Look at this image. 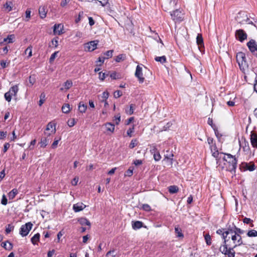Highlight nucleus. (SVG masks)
Wrapping results in <instances>:
<instances>
[{
  "label": "nucleus",
  "mask_w": 257,
  "mask_h": 257,
  "mask_svg": "<svg viewBox=\"0 0 257 257\" xmlns=\"http://www.w3.org/2000/svg\"><path fill=\"white\" fill-rule=\"evenodd\" d=\"M223 159L227 163V170L229 172L235 173L237 162L235 156L230 154H224Z\"/></svg>",
  "instance_id": "1"
},
{
  "label": "nucleus",
  "mask_w": 257,
  "mask_h": 257,
  "mask_svg": "<svg viewBox=\"0 0 257 257\" xmlns=\"http://www.w3.org/2000/svg\"><path fill=\"white\" fill-rule=\"evenodd\" d=\"M236 61L241 70H244L248 66L246 60L245 54L242 52L237 53L236 56Z\"/></svg>",
  "instance_id": "2"
},
{
  "label": "nucleus",
  "mask_w": 257,
  "mask_h": 257,
  "mask_svg": "<svg viewBox=\"0 0 257 257\" xmlns=\"http://www.w3.org/2000/svg\"><path fill=\"white\" fill-rule=\"evenodd\" d=\"M18 91L19 87L18 85L13 86L10 88L9 91L5 94V98L7 101L10 102L12 99V97L13 96H16Z\"/></svg>",
  "instance_id": "3"
},
{
  "label": "nucleus",
  "mask_w": 257,
  "mask_h": 257,
  "mask_svg": "<svg viewBox=\"0 0 257 257\" xmlns=\"http://www.w3.org/2000/svg\"><path fill=\"white\" fill-rule=\"evenodd\" d=\"M33 224L31 222H28L26 224L22 225L20 228L19 233L22 237L26 236L32 229Z\"/></svg>",
  "instance_id": "4"
},
{
  "label": "nucleus",
  "mask_w": 257,
  "mask_h": 257,
  "mask_svg": "<svg viewBox=\"0 0 257 257\" xmlns=\"http://www.w3.org/2000/svg\"><path fill=\"white\" fill-rule=\"evenodd\" d=\"M56 125L52 122H50L47 125L46 128L44 132V135L50 137L56 133Z\"/></svg>",
  "instance_id": "5"
},
{
  "label": "nucleus",
  "mask_w": 257,
  "mask_h": 257,
  "mask_svg": "<svg viewBox=\"0 0 257 257\" xmlns=\"http://www.w3.org/2000/svg\"><path fill=\"white\" fill-rule=\"evenodd\" d=\"M230 238L234 244L233 246L234 247H236L243 244L241 235H239L235 233L231 234Z\"/></svg>",
  "instance_id": "6"
},
{
  "label": "nucleus",
  "mask_w": 257,
  "mask_h": 257,
  "mask_svg": "<svg viewBox=\"0 0 257 257\" xmlns=\"http://www.w3.org/2000/svg\"><path fill=\"white\" fill-rule=\"evenodd\" d=\"M98 41H92L89 42L84 45V50L85 51L91 52L96 49Z\"/></svg>",
  "instance_id": "7"
},
{
  "label": "nucleus",
  "mask_w": 257,
  "mask_h": 257,
  "mask_svg": "<svg viewBox=\"0 0 257 257\" xmlns=\"http://www.w3.org/2000/svg\"><path fill=\"white\" fill-rule=\"evenodd\" d=\"M247 46L250 51L255 56H257V45L255 40H251L247 43Z\"/></svg>",
  "instance_id": "8"
},
{
  "label": "nucleus",
  "mask_w": 257,
  "mask_h": 257,
  "mask_svg": "<svg viewBox=\"0 0 257 257\" xmlns=\"http://www.w3.org/2000/svg\"><path fill=\"white\" fill-rule=\"evenodd\" d=\"M236 38L240 42H242L247 39V34L242 29L237 30L235 33Z\"/></svg>",
  "instance_id": "9"
},
{
  "label": "nucleus",
  "mask_w": 257,
  "mask_h": 257,
  "mask_svg": "<svg viewBox=\"0 0 257 257\" xmlns=\"http://www.w3.org/2000/svg\"><path fill=\"white\" fill-rule=\"evenodd\" d=\"M135 76L138 79L139 82L142 83L145 80V78L143 77L142 72V67L140 65H138L136 67L135 72Z\"/></svg>",
  "instance_id": "10"
},
{
  "label": "nucleus",
  "mask_w": 257,
  "mask_h": 257,
  "mask_svg": "<svg viewBox=\"0 0 257 257\" xmlns=\"http://www.w3.org/2000/svg\"><path fill=\"white\" fill-rule=\"evenodd\" d=\"M53 33L54 35H60L63 32V25L62 24H55L53 27Z\"/></svg>",
  "instance_id": "11"
},
{
  "label": "nucleus",
  "mask_w": 257,
  "mask_h": 257,
  "mask_svg": "<svg viewBox=\"0 0 257 257\" xmlns=\"http://www.w3.org/2000/svg\"><path fill=\"white\" fill-rule=\"evenodd\" d=\"M231 234H232V232L230 230V226H229L227 228V230L225 231H224V233H222V237L224 240L223 243L227 244V242L230 238V236H228V235H230Z\"/></svg>",
  "instance_id": "12"
},
{
  "label": "nucleus",
  "mask_w": 257,
  "mask_h": 257,
  "mask_svg": "<svg viewBox=\"0 0 257 257\" xmlns=\"http://www.w3.org/2000/svg\"><path fill=\"white\" fill-rule=\"evenodd\" d=\"M250 143L253 148H257V133L251 132L250 135Z\"/></svg>",
  "instance_id": "13"
},
{
  "label": "nucleus",
  "mask_w": 257,
  "mask_h": 257,
  "mask_svg": "<svg viewBox=\"0 0 257 257\" xmlns=\"http://www.w3.org/2000/svg\"><path fill=\"white\" fill-rule=\"evenodd\" d=\"M86 205L82 203H78L73 205V208L75 212H77L83 210Z\"/></svg>",
  "instance_id": "14"
},
{
  "label": "nucleus",
  "mask_w": 257,
  "mask_h": 257,
  "mask_svg": "<svg viewBox=\"0 0 257 257\" xmlns=\"http://www.w3.org/2000/svg\"><path fill=\"white\" fill-rule=\"evenodd\" d=\"M174 155L170 153L169 154H166L165 155V158L164 159V161H166L168 163V164L171 166H172L173 159V157Z\"/></svg>",
  "instance_id": "15"
},
{
  "label": "nucleus",
  "mask_w": 257,
  "mask_h": 257,
  "mask_svg": "<svg viewBox=\"0 0 257 257\" xmlns=\"http://www.w3.org/2000/svg\"><path fill=\"white\" fill-rule=\"evenodd\" d=\"M49 137H47V136H45L42 137L41 139V141L39 142V144L40 145V147L41 148H45L46 146L49 144V139H48Z\"/></svg>",
  "instance_id": "16"
},
{
  "label": "nucleus",
  "mask_w": 257,
  "mask_h": 257,
  "mask_svg": "<svg viewBox=\"0 0 257 257\" xmlns=\"http://www.w3.org/2000/svg\"><path fill=\"white\" fill-rule=\"evenodd\" d=\"M230 230L232 232V234L235 233L239 235H241V234L244 233V232L243 230H242L240 228L237 227L235 225H234L232 227L230 226Z\"/></svg>",
  "instance_id": "17"
},
{
  "label": "nucleus",
  "mask_w": 257,
  "mask_h": 257,
  "mask_svg": "<svg viewBox=\"0 0 257 257\" xmlns=\"http://www.w3.org/2000/svg\"><path fill=\"white\" fill-rule=\"evenodd\" d=\"M181 12L178 10H176L174 11H173L171 13V16L172 17V18L174 20H178L180 18V15H181Z\"/></svg>",
  "instance_id": "18"
},
{
  "label": "nucleus",
  "mask_w": 257,
  "mask_h": 257,
  "mask_svg": "<svg viewBox=\"0 0 257 257\" xmlns=\"http://www.w3.org/2000/svg\"><path fill=\"white\" fill-rule=\"evenodd\" d=\"M207 142L209 145V147L211 151L216 149V146L213 138L208 137L207 139Z\"/></svg>",
  "instance_id": "19"
},
{
  "label": "nucleus",
  "mask_w": 257,
  "mask_h": 257,
  "mask_svg": "<svg viewBox=\"0 0 257 257\" xmlns=\"http://www.w3.org/2000/svg\"><path fill=\"white\" fill-rule=\"evenodd\" d=\"M47 11L45 7H40L39 9V14L40 17L42 19H44L46 17Z\"/></svg>",
  "instance_id": "20"
},
{
  "label": "nucleus",
  "mask_w": 257,
  "mask_h": 257,
  "mask_svg": "<svg viewBox=\"0 0 257 257\" xmlns=\"http://www.w3.org/2000/svg\"><path fill=\"white\" fill-rule=\"evenodd\" d=\"M152 153H154V159L156 161H159L161 159V156L159 152L157 150L156 148H154L151 151Z\"/></svg>",
  "instance_id": "21"
},
{
  "label": "nucleus",
  "mask_w": 257,
  "mask_h": 257,
  "mask_svg": "<svg viewBox=\"0 0 257 257\" xmlns=\"http://www.w3.org/2000/svg\"><path fill=\"white\" fill-rule=\"evenodd\" d=\"M196 42L197 43V45H198V48L200 51L201 50V47L202 46H203V40L202 37V35L200 34H198L197 38H196Z\"/></svg>",
  "instance_id": "22"
},
{
  "label": "nucleus",
  "mask_w": 257,
  "mask_h": 257,
  "mask_svg": "<svg viewBox=\"0 0 257 257\" xmlns=\"http://www.w3.org/2000/svg\"><path fill=\"white\" fill-rule=\"evenodd\" d=\"M143 226V222L140 221H136L132 222V227L134 229L137 230Z\"/></svg>",
  "instance_id": "23"
},
{
  "label": "nucleus",
  "mask_w": 257,
  "mask_h": 257,
  "mask_svg": "<svg viewBox=\"0 0 257 257\" xmlns=\"http://www.w3.org/2000/svg\"><path fill=\"white\" fill-rule=\"evenodd\" d=\"M79 223L82 226L88 225L90 227L91 223L90 221L85 218H81L78 220Z\"/></svg>",
  "instance_id": "24"
},
{
  "label": "nucleus",
  "mask_w": 257,
  "mask_h": 257,
  "mask_svg": "<svg viewBox=\"0 0 257 257\" xmlns=\"http://www.w3.org/2000/svg\"><path fill=\"white\" fill-rule=\"evenodd\" d=\"M18 194V191L17 189H13L8 194V197L10 200H13Z\"/></svg>",
  "instance_id": "25"
},
{
  "label": "nucleus",
  "mask_w": 257,
  "mask_h": 257,
  "mask_svg": "<svg viewBox=\"0 0 257 257\" xmlns=\"http://www.w3.org/2000/svg\"><path fill=\"white\" fill-rule=\"evenodd\" d=\"M87 109L86 104L82 102H80L78 105V110L81 113H84Z\"/></svg>",
  "instance_id": "26"
},
{
  "label": "nucleus",
  "mask_w": 257,
  "mask_h": 257,
  "mask_svg": "<svg viewBox=\"0 0 257 257\" xmlns=\"http://www.w3.org/2000/svg\"><path fill=\"white\" fill-rule=\"evenodd\" d=\"M40 235L39 233L35 234L32 238H31V242L32 243L35 245L37 243V242L39 241Z\"/></svg>",
  "instance_id": "27"
},
{
  "label": "nucleus",
  "mask_w": 257,
  "mask_h": 257,
  "mask_svg": "<svg viewBox=\"0 0 257 257\" xmlns=\"http://www.w3.org/2000/svg\"><path fill=\"white\" fill-rule=\"evenodd\" d=\"M234 246L232 247H229L227 250L226 255H228V257H234L235 256V251L234 250Z\"/></svg>",
  "instance_id": "28"
},
{
  "label": "nucleus",
  "mask_w": 257,
  "mask_h": 257,
  "mask_svg": "<svg viewBox=\"0 0 257 257\" xmlns=\"http://www.w3.org/2000/svg\"><path fill=\"white\" fill-rule=\"evenodd\" d=\"M105 126L106 128V130L107 131H109L111 133H113L114 131L115 126L113 124L110 122H107L105 123Z\"/></svg>",
  "instance_id": "29"
},
{
  "label": "nucleus",
  "mask_w": 257,
  "mask_h": 257,
  "mask_svg": "<svg viewBox=\"0 0 257 257\" xmlns=\"http://www.w3.org/2000/svg\"><path fill=\"white\" fill-rule=\"evenodd\" d=\"M175 232L178 237H183L184 235L182 232V229L179 226H175Z\"/></svg>",
  "instance_id": "30"
},
{
  "label": "nucleus",
  "mask_w": 257,
  "mask_h": 257,
  "mask_svg": "<svg viewBox=\"0 0 257 257\" xmlns=\"http://www.w3.org/2000/svg\"><path fill=\"white\" fill-rule=\"evenodd\" d=\"M15 38L14 35H9L6 38L4 39V42L8 43H12L14 42Z\"/></svg>",
  "instance_id": "31"
},
{
  "label": "nucleus",
  "mask_w": 257,
  "mask_h": 257,
  "mask_svg": "<svg viewBox=\"0 0 257 257\" xmlns=\"http://www.w3.org/2000/svg\"><path fill=\"white\" fill-rule=\"evenodd\" d=\"M245 166V170H249L250 171H252L255 170V166L253 163L251 164H247L245 163L244 164Z\"/></svg>",
  "instance_id": "32"
},
{
  "label": "nucleus",
  "mask_w": 257,
  "mask_h": 257,
  "mask_svg": "<svg viewBox=\"0 0 257 257\" xmlns=\"http://www.w3.org/2000/svg\"><path fill=\"white\" fill-rule=\"evenodd\" d=\"M212 153V155L214 158H216V159L217 160L218 158H219V156L223 154L224 155V154L223 153H219L217 149L213 150L212 151H211ZM219 158H221V157H219Z\"/></svg>",
  "instance_id": "33"
},
{
  "label": "nucleus",
  "mask_w": 257,
  "mask_h": 257,
  "mask_svg": "<svg viewBox=\"0 0 257 257\" xmlns=\"http://www.w3.org/2000/svg\"><path fill=\"white\" fill-rule=\"evenodd\" d=\"M228 248H227V244H224L223 243V244L221 246H220V247H219V250L222 253V254H224L225 255H226V252H227V250Z\"/></svg>",
  "instance_id": "34"
},
{
  "label": "nucleus",
  "mask_w": 257,
  "mask_h": 257,
  "mask_svg": "<svg viewBox=\"0 0 257 257\" xmlns=\"http://www.w3.org/2000/svg\"><path fill=\"white\" fill-rule=\"evenodd\" d=\"M168 190L171 194H174L178 191V188L176 186L172 185L169 187Z\"/></svg>",
  "instance_id": "35"
},
{
  "label": "nucleus",
  "mask_w": 257,
  "mask_h": 257,
  "mask_svg": "<svg viewBox=\"0 0 257 257\" xmlns=\"http://www.w3.org/2000/svg\"><path fill=\"white\" fill-rule=\"evenodd\" d=\"M70 110V105L69 104H64L62 107V111L63 113H68Z\"/></svg>",
  "instance_id": "36"
},
{
  "label": "nucleus",
  "mask_w": 257,
  "mask_h": 257,
  "mask_svg": "<svg viewBox=\"0 0 257 257\" xmlns=\"http://www.w3.org/2000/svg\"><path fill=\"white\" fill-rule=\"evenodd\" d=\"M13 3L11 2H8L4 5V8L8 12H10L12 10Z\"/></svg>",
  "instance_id": "37"
},
{
  "label": "nucleus",
  "mask_w": 257,
  "mask_h": 257,
  "mask_svg": "<svg viewBox=\"0 0 257 257\" xmlns=\"http://www.w3.org/2000/svg\"><path fill=\"white\" fill-rule=\"evenodd\" d=\"M113 52V50H112L107 51L105 52V53H104V54H103L104 56L103 57H104L105 58V59H108L109 58H111L112 56Z\"/></svg>",
  "instance_id": "38"
},
{
  "label": "nucleus",
  "mask_w": 257,
  "mask_h": 257,
  "mask_svg": "<svg viewBox=\"0 0 257 257\" xmlns=\"http://www.w3.org/2000/svg\"><path fill=\"white\" fill-rule=\"evenodd\" d=\"M155 60L157 62H159L163 64L166 62V57L165 56L161 57H156Z\"/></svg>",
  "instance_id": "39"
},
{
  "label": "nucleus",
  "mask_w": 257,
  "mask_h": 257,
  "mask_svg": "<svg viewBox=\"0 0 257 257\" xmlns=\"http://www.w3.org/2000/svg\"><path fill=\"white\" fill-rule=\"evenodd\" d=\"M247 235L248 237H256L257 236V231L253 229L249 230L247 233Z\"/></svg>",
  "instance_id": "40"
},
{
  "label": "nucleus",
  "mask_w": 257,
  "mask_h": 257,
  "mask_svg": "<svg viewBox=\"0 0 257 257\" xmlns=\"http://www.w3.org/2000/svg\"><path fill=\"white\" fill-rule=\"evenodd\" d=\"M134 111V109L133 108V104L130 105V107H127L125 109V112L129 115H132V114H133Z\"/></svg>",
  "instance_id": "41"
},
{
  "label": "nucleus",
  "mask_w": 257,
  "mask_h": 257,
  "mask_svg": "<svg viewBox=\"0 0 257 257\" xmlns=\"http://www.w3.org/2000/svg\"><path fill=\"white\" fill-rule=\"evenodd\" d=\"M72 81L68 80L64 83V86L66 89H69L72 87Z\"/></svg>",
  "instance_id": "42"
},
{
  "label": "nucleus",
  "mask_w": 257,
  "mask_h": 257,
  "mask_svg": "<svg viewBox=\"0 0 257 257\" xmlns=\"http://www.w3.org/2000/svg\"><path fill=\"white\" fill-rule=\"evenodd\" d=\"M206 243L207 245H209L211 244V238L209 234H206L204 236Z\"/></svg>",
  "instance_id": "43"
},
{
  "label": "nucleus",
  "mask_w": 257,
  "mask_h": 257,
  "mask_svg": "<svg viewBox=\"0 0 257 257\" xmlns=\"http://www.w3.org/2000/svg\"><path fill=\"white\" fill-rule=\"evenodd\" d=\"M138 141L137 139H133L131 141V143L130 144L129 147L131 149H133L136 146L138 145Z\"/></svg>",
  "instance_id": "44"
},
{
  "label": "nucleus",
  "mask_w": 257,
  "mask_h": 257,
  "mask_svg": "<svg viewBox=\"0 0 257 257\" xmlns=\"http://www.w3.org/2000/svg\"><path fill=\"white\" fill-rule=\"evenodd\" d=\"M243 223H246V224H249L250 227H253V224L252 223V220H251L249 218H247V217L244 218L243 219Z\"/></svg>",
  "instance_id": "45"
},
{
  "label": "nucleus",
  "mask_w": 257,
  "mask_h": 257,
  "mask_svg": "<svg viewBox=\"0 0 257 257\" xmlns=\"http://www.w3.org/2000/svg\"><path fill=\"white\" fill-rule=\"evenodd\" d=\"M25 54H28V58L31 57L32 56V47L31 46L28 47L25 51Z\"/></svg>",
  "instance_id": "46"
},
{
  "label": "nucleus",
  "mask_w": 257,
  "mask_h": 257,
  "mask_svg": "<svg viewBox=\"0 0 257 257\" xmlns=\"http://www.w3.org/2000/svg\"><path fill=\"white\" fill-rule=\"evenodd\" d=\"M14 226L10 224H9L6 226V233L8 234L10 233L12 231L14 230Z\"/></svg>",
  "instance_id": "47"
},
{
  "label": "nucleus",
  "mask_w": 257,
  "mask_h": 257,
  "mask_svg": "<svg viewBox=\"0 0 257 257\" xmlns=\"http://www.w3.org/2000/svg\"><path fill=\"white\" fill-rule=\"evenodd\" d=\"M109 96V93L107 91H104L102 93L101 98L102 100L101 101H103L104 100H107Z\"/></svg>",
  "instance_id": "48"
},
{
  "label": "nucleus",
  "mask_w": 257,
  "mask_h": 257,
  "mask_svg": "<svg viewBox=\"0 0 257 257\" xmlns=\"http://www.w3.org/2000/svg\"><path fill=\"white\" fill-rule=\"evenodd\" d=\"M58 53V52L56 51V52H55L54 53H53L51 55V57H50V58L49 59V62L50 63H52L54 61V60H55V58L57 56Z\"/></svg>",
  "instance_id": "49"
},
{
  "label": "nucleus",
  "mask_w": 257,
  "mask_h": 257,
  "mask_svg": "<svg viewBox=\"0 0 257 257\" xmlns=\"http://www.w3.org/2000/svg\"><path fill=\"white\" fill-rule=\"evenodd\" d=\"M26 20L25 21H28L30 19V18H31V10L30 9H27V10L26 11Z\"/></svg>",
  "instance_id": "50"
},
{
  "label": "nucleus",
  "mask_w": 257,
  "mask_h": 257,
  "mask_svg": "<svg viewBox=\"0 0 257 257\" xmlns=\"http://www.w3.org/2000/svg\"><path fill=\"white\" fill-rule=\"evenodd\" d=\"M58 40L59 38L56 37L52 40V43L54 46L55 48H57L58 46Z\"/></svg>",
  "instance_id": "51"
},
{
  "label": "nucleus",
  "mask_w": 257,
  "mask_h": 257,
  "mask_svg": "<svg viewBox=\"0 0 257 257\" xmlns=\"http://www.w3.org/2000/svg\"><path fill=\"white\" fill-rule=\"evenodd\" d=\"M8 243H9V246H8V245H7V243L6 242H3V244H4L3 245V247L6 248V249H8V250H11L12 247H13V245L10 242H8Z\"/></svg>",
  "instance_id": "52"
},
{
  "label": "nucleus",
  "mask_w": 257,
  "mask_h": 257,
  "mask_svg": "<svg viewBox=\"0 0 257 257\" xmlns=\"http://www.w3.org/2000/svg\"><path fill=\"white\" fill-rule=\"evenodd\" d=\"M142 209L146 211H150L151 210V207L148 204H144L142 205Z\"/></svg>",
  "instance_id": "53"
},
{
  "label": "nucleus",
  "mask_w": 257,
  "mask_h": 257,
  "mask_svg": "<svg viewBox=\"0 0 257 257\" xmlns=\"http://www.w3.org/2000/svg\"><path fill=\"white\" fill-rule=\"evenodd\" d=\"M115 250H110L106 253V256L107 257H115L116 254L115 253Z\"/></svg>",
  "instance_id": "54"
},
{
  "label": "nucleus",
  "mask_w": 257,
  "mask_h": 257,
  "mask_svg": "<svg viewBox=\"0 0 257 257\" xmlns=\"http://www.w3.org/2000/svg\"><path fill=\"white\" fill-rule=\"evenodd\" d=\"M134 126L129 128V129L127 131V135L130 137H132V134L134 132Z\"/></svg>",
  "instance_id": "55"
},
{
  "label": "nucleus",
  "mask_w": 257,
  "mask_h": 257,
  "mask_svg": "<svg viewBox=\"0 0 257 257\" xmlns=\"http://www.w3.org/2000/svg\"><path fill=\"white\" fill-rule=\"evenodd\" d=\"M75 123H76V121H75L74 118H72L71 119L68 120V121L67 122L68 125L70 127L73 126L75 125Z\"/></svg>",
  "instance_id": "56"
},
{
  "label": "nucleus",
  "mask_w": 257,
  "mask_h": 257,
  "mask_svg": "<svg viewBox=\"0 0 257 257\" xmlns=\"http://www.w3.org/2000/svg\"><path fill=\"white\" fill-rule=\"evenodd\" d=\"M114 118H115V124L116 125L118 124L120 121V114L119 113L116 114V115H115Z\"/></svg>",
  "instance_id": "57"
},
{
  "label": "nucleus",
  "mask_w": 257,
  "mask_h": 257,
  "mask_svg": "<svg viewBox=\"0 0 257 257\" xmlns=\"http://www.w3.org/2000/svg\"><path fill=\"white\" fill-rule=\"evenodd\" d=\"M122 95V92L120 90H116L114 92V97L118 98Z\"/></svg>",
  "instance_id": "58"
},
{
  "label": "nucleus",
  "mask_w": 257,
  "mask_h": 257,
  "mask_svg": "<svg viewBox=\"0 0 257 257\" xmlns=\"http://www.w3.org/2000/svg\"><path fill=\"white\" fill-rule=\"evenodd\" d=\"M1 203L4 205H6L8 203V200L5 195L3 196Z\"/></svg>",
  "instance_id": "59"
},
{
  "label": "nucleus",
  "mask_w": 257,
  "mask_h": 257,
  "mask_svg": "<svg viewBox=\"0 0 257 257\" xmlns=\"http://www.w3.org/2000/svg\"><path fill=\"white\" fill-rule=\"evenodd\" d=\"M10 147V144L9 143H6L4 144L3 152L6 153Z\"/></svg>",
  "instance_id": "60"
},
{
  "label": "nucleus",
  "mask_w": 257,
  "mask_h": 257,
  "mask_svg": "<svg viewBox=\"0 0 257 257\" xmlns=\"http://www.w3.org/2000/svg\"><path fill=\"white\" fill-rule=\"evenodd\" d=\"M79 180V178L78 177H75L71 181V184L73 186H76L77 184V183Z\"/></svg>",
  "instance_id": "61"
},
{
  "label": "nucleus",
  "mask_w": 257,
  "mask_h": 257,
  "mask_svg": "<svg viewBox=\"0 0 257 257\" xmlns=\"http://www.w3.org/2000/svg\"><path fill=\"white\" fill-rule=\"evenodd\" d=\"M83 12H79L78 18H77L75 19V22L76 23H78V22H79L80 21L81 18L83 16Z\"/></svg>",
  "instance_id": "62"
},
{
  "label": "nucleus",
  "mask_w": 257,
  "mask_h": 257,
  "mask_svg": "<svg viewBox=\"0 0 257 257\" xmlns=\"http://www.w3.org/2000/svg\"><path fill=\"white\" fill-rule=\"evenodd\" d=\"M110 77L113 79H116L119 78V77L117 76L116 73L115 72L111 73L110 75Z\"/></svg>",
  "instance_id": "63"
},
{
  "label": "nucleus",
  "mask_w": 257,
  "mask_h": 257,
  "mask_svg": "<svg viewBox=\"0 0 257 257\" xmlns=\"http://www.w3.org/2000/svg\"><path fill=\"white\" fill-rule=\"evenodd\" d=\"M75 35L76 37L80 38L82 37L83 33L80 31H77L75 32Z\"/></svg>",
  "instance_id": "64"
}]
</instances>
